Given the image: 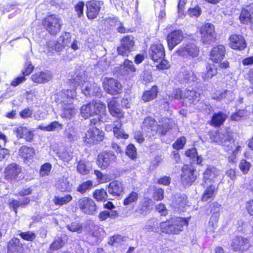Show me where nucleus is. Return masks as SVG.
<instances>
[{"instance_id": "1", "label": "nucleus", "mask_w": 253, "mask_h": 253, "mask_svg": "<svg viewBox=\"0 0 253 253\" xmlns=\"http://www.w3.org/2000/svg\"><path fill=\"white\" fill-rule=\"evenodd\" d=\"M233 133L232 131H226L222 133L219 136L220 133L218 131L215 132V135L211 136V139L213 141L221 145L224 150L227 152H232L233 156L228 157V161L230 162H234L235 159V153L240 149V146L238 145L235 150V140L233 137Z\"/></svg>"}, {"instance_id": "2", "label": "nucleus", "mask_w": 253, "mask_h": 253, "mask_svg": "<svg viewBox=\"0 0 253 253\" xmlns=\"http://www.w3.org/2000/svg\"><path fill=\"white\" fill-rule=\"evenodd\" d=\"M171 97L175 100H182L186 106H191L200 101V93L193 89L176 88L173 89Z\"/></svg>"}, {"instance_id": "3", "label": "nucleus", "mask_w": 253, "mask_h": 253, "mask_svg": "<svg viewBox=\"0 0 253 253\" xmlns=\"http://www.w3.org/2000/svg\"><path fill=\"white\" fill-rule=\"evenodd\" d=\"M43 29L50 36H56L61 31L63 26L62 18L59 14L48 13L42 20Z\"/></svg>"}, {"instance_id": "4", "label": "nucleus", "mask_w": 253, "mask_h": 253, "mask_svg": "<svg viewBox=\"0 0 253 253\" xmlns=\"http://www.w3.org/2000/svg\"><path fill=\"white\" fill-rule=\"evenodd\" d=\"M106 105L100 101L92 100L80 108V113L84 119H87L106 112Z\"/></svg>"}, {"instance_id": "5", "label": "nucleus", "mask_w": 253, "mask_h": 253, "mask_svg": "<svg viewBox=\"0 0 253 253\" xmlns=\"http://www.w3.org/2000/svg\"><path fill=\"white\" fill-rule=\"evenodd\" d=\"M226 54V50L225 45L218 44L213 46L209 52V59L214 64H218L220 69H227L230 67L229 62L224 60Z\"/></svg>"}, {"instance_id": "6", "label": "nucleus", "mask_w": 253, "mask_h": 253, "mask_svg": "<svg viewBox=\"0 0 253 253\" xmlns=\"http://www.w3.org/2000/svg\"><path fill=\"white\" fill-rule=\"evenodd\" d=\"M180 182L184 188H187L194 184L197 179L198 172L196 168L189 164H184L181 168Z\"/></svg>"}, {"instance_id": "7", "label": "nucleus", "mask_w": 253, "mask_h": 253, "mask_svg": "<svg viewBox=\"0 0 253 253\" xmlns=\"http://www.w3.org/2000/svg\"><path fill=\"white\" fill-rule=\"evenodd\" d=\"M105 132L97 127H89L83 137V141L86 145H97L103 141Z\"/></svg>"}, {"instance_id": "8", "label": "nucleus", "mask_w": 253, "mask_h": 253, "mask_svg": "<svg viewBox=\"0 0 253 253\" xmlns=\"http://www.w3.org/2000/svg\"><path fill=\"white\" fill-rule=\"evenodd\" d=\"M117 161V157L111 150H104L100 152L96 158V163L102 170L106 169Z\"/></svg>"}, {"instance_id": "9", "label": "nucleus", "mask_w": 253, "mask_h": 253, "mask_svg": "<svg viewBox=\"0 0 253 253\" xmlns=\"http://www.w3.org/2000/svg\"><path fill=\"white\" fill-rule=\"evenodd\" d=\"M104 90L111 95H119L123 93V87L122 84L113 78H105L102 83Z\"/></svg>"}, {"instance_id": "10", "label": "nucleus", "mask_w": 253, "mask_h": 253, "mask_svg": "<svg viewBox=\"0 0 253 253\" xmlns=\"http://www.w3.org/2000/svg\"><path fill=\"white\" fill-rule=\"evenodd\" d=\"M135 42L132 36H124L120 41V44L117 47L118 55L127 57L133 50Z\"/></svg>"}, {"instance_id": "11", "label": "nucleus", "mask_w": 253, "mask_h": 253, "mask_svg": "<svg viewBox=\"0 0 253 253\" xmlns=\"http://www.w3.org/2000/svg\"><path fill=\"white\" fill-rule=\"evenodd\" d=\"M175 53L178 56L183 58L197 57L199 54V47L193 42L183 43L175 50Z\"/></svg>"}, {"instance_id": "12", "label": "nucleus", "mask_w": 253, "mask_h": 253, "mask_svg": "<svg viewBox=\"0 0 253 253\" xmlns=\"http://www.w3.org/2000/svg\"><path fill=\"white\" fill-rule=\"evenodd\" d=\"M201 41L204 43L211 44L216 41L215 28L211 23H205L199 29Z\"/></svg>"}, {"instance_id": "13", "label": "nucleus", "mask_w": 253, "mask_h": 253, "mask_svg": "<svg viewBox=\"0 0 253 253\" xmlns=\"http://www.w3.org/2000/svg\"><path fill=\"white\" fill-rule=\"evenodd\" d=\"M228 46L233 50L243 51L246 48L247 44L243 35L233 33L228 38Z\"/></svg>"}, {"instance_id": "14", "label": "nucleus", "mask_w": 253, "mask_h": 253, "mask_svg": "<svg viewBox=\"0 0 253 253\" xmlns=\"http://www.w3.org/2000/svg\"><path fill=\"white\" fill-rule=\"evenodd\" d=\"M103 3L98 0H89L86 1V15L89 20L96 19L99 14Z\"/></svg>"}, {"instance_id": "15", "label": "nucleus", "mask_w": 253, "mask_h": 253, "mask_svg": "<svg viewBox=\"0 0 253 253\" xmlns=\"http://www.w3.org/2000/svg\"><path fill=\"white\" fill-rule=\"evenodd\" d=\"M36 155V150L32 146L23 145L18 149V156L24 164H30L33 163Z\"/></svg>"}, {"instance_id": "16", "label": "nucleus", "mask_w": 253, "mask_h": 253, "mask_svg": "<svg viewBox=\"0 0 253 253\" xmlns=\"http://www.w3.org/2000/svg\"><path fill=\"white\" fill-rule=\"evenodd\" d=\"M148 55L154 63L158 62L162 58H165L166 51L164 45L161 43L152 44L148 50Z\"/></svg>"}, {"instance_id": "17", "label": "nucleus", "mask_w": 253, "mask_h": 253, "mask_svg": "<svg viewBox=\"0 0 253 253\" xmlns=\"http://www.w3.org/2000/svg\"><path fill=\"white\" fill-rule=\"evenodd\" d=\"M184 38L183 33L181 30H174L169 33L166 38L168 49L172 50L183 41Z\"/></svg>"}, {"instance_id": "18", "label": "nucleus", "mask_w": 253, "mask_h": 253, "mask_svg": "<svg viewBox=\"0 0 253 253\" xmlns=\"http://www.w3.org/2000/svg\"><path fill=\"white\" fill-rule=\"evenodd\" d=\"M108 111L112 117L116 118L117 121H121L125 117V112L120 107L118 101L116 97H113L108 102Z\"/></svg>"}, {"instance_id": "19", "label": "nucleus", "mask_w": 253, "mask_h": 253, "mask_svg": "<svg viewBox=\"0 0 253 253\" xmlns=\"http://www.w3.org/2000/svg\"><path fill=\"white\" fill-rule=\"evenodd\" d=\"M250 246L249 240L242 236H237L233 239L231 243V247L234 251H246Z\"/></svg>"}, {"instance_id": "20", "label": "nucleus", "mask_w": 253, "mask_h": 253, "mask_svg": "<svg viewBox=\"0 0 253 253\" xmlns=\"http://www.w3.org/2000/svg\"><path fill=\"white\" fill-rule=\"evenodd\" d=\"M21 167L15 163L7 165L4 170V176L6 179L12 180L17 178L21 172Z\"/></svg>"}, {"instance_id": "21", "label": "nucleus", "mask_w": 253, "mask_h": 253, "mask_svg": "<svg viewBox=\"0 0 253 253\" xmlns=\"http://www.w3.org/2000/svg\"><path fill=\"white\" fill-rule=\"evenodd\" d=\"M108 191L114 197H122L124 193V187L122 182L114 180L107 185Z\"/></svg>"}, {"instance_id": "22", "label": "nucleus", "mask_w": 253, "mask_h": 253, "mask_svg": "<svg viewBox=\"0 0 253 253\" xmlns=\"http://www.w3.org/2000/svg\"><path fill=\"white\" fill-rule=\"evenodd\" d=\"M218 189V186L210 184L208 186L202 194L201 200L203 202L209 204L211 202L216 196Z\"/></svg>"}, {"instance_id": "23", "label": "nucleus", "mask_w": 253, "mask_h": 253, "mask_svg": "<svg viewBox=\"0 0 253 253\" xmlns=\"http://www.w3.org/2000/svg\"><path fill=\"white\" fill-rule=\"evenodd\" d=\"M77 96L76 88L62 89L60 94L61 103H74Z\"/></svg>"}, {"instance_id": "24", "label": "nucleus", "mask_w": 253, "mask_h": 253, "mask_svg": "<svg viewBox=\"0 0 253 253\" xmlns=\"http://www.w3.org/2000/svg\"><path fill=\"white\" fill-rule=\"evenodd\" d=\"M227 119V115L219 111L214 113L212 115L209 124L215 128L223 126Z\"/></svg>"}, {"instance_id": "25", "label": "nucleus", "mask_w": 253, "mask_h": 253, "mask_svg": "<svg viewBox=\"0 0 253 253\" xmlns=\"http://www.w3.org/2000/svg\"><path fill=\"white\" fill-rule=\"evenodd\" d=\"M220 174V170L214 167L208 166L203 173V182L206 184L213 181Z\"/></svg>"}, {"instance_id": "26", "label": "nucleus", "mask_w": 253, "mask_h": 253, "mask_svg": "<svg viewBox=\"0 0 253 253\" xmlns=\"http://www.w3.org/2000/svg\"><path fill=\"white\" fill-rule=\"evenodd\" d=\"M218 74V68L214 63H208L205 70L201 73V77L204 81H208L216 76Z\"/></svg>"}, {"instance_id": "27", "label": "nucleus", "mask_w": 253, "mask_h": 253, "mask_svg": "<svg viewBox=\"0 0 253 253\" xmlns=\"http://www.w3.org/2000/svg\"><path fill=\"white\" fill-rule=\"evenodd\" d=\"M62 113L61 116L63 118L71 119L77 112V109L74 103H61Z\"/></svg>"}, {"instance_id": "28", "label": "nucleus", "mask_w": 253, "mask_h": 253, "mask_svg": "<svg viewBox=\"0 0 253 253\" xmlns=\"http://www.w3.org/2000/svg\"><path fill=\"white\" fill-rule=\"evenodd\" d=\"M189 218H185L179 217H171L170 222L175 231L173 234H178L183 230L184 226H187L188 224Z\"/></svg>"}, {"instance_id": "29", "label": "nucleus", "mask_w": 253, "mask_h": 253, "mask_svg": "<svg viewBox=\"0 0 253 253\" xmlns=\"http://www.w3.org/2000/svg\"><path fill=\"white\" fill-rule=\"evenodd\" d=\"M52 78L49 72H36L31 76V80L37 84H44L49 82Z\"/></svg>"}, {"instance_id": "30", "label": "nucleus", "mask_w": 253, "mask_h": 253, "mask_svg": "<svg viewBox=\"0 0 253 253\" xmlns=\"http://www.w3.org/2000/svg\"><path fill=\"white\" fill-rule=\"evenodd\" d=\"M159 93L158 87L157 85H152L148 90L143 91L141 100L144 102H148L155 99Z\"/></svg>"}, {"instance_id": "31", "label": "nucleus", "mask_w": 253, "mask_h": 253, "mask_svg": "<svg viewBox=\"0 0 253 253\" xmlns=\"http://www.w3.org/2000/svg\"><path fill=\"white\" fill-rule=\"evenodd\" d=\"M117 122V124H114L113 126V132L114 136L117 139H126L128 138V134L126 133L125 130L122 128L123 123L121 121H116L114 123Z\"/></svg>"}, {"instance_id": "32", "label": "nucleus", "mask_w": 253, "mask_h": 253, "mask_svg": "<svg viewBox=\"0 0 253 253\" xmlns=\"http://www.w3.org/2000/svg\"><path fill=\"white\" fill-rule=\"evenodd\" d=\"M143 124L144 129L147 132L151 133L152 136L156 134L157 122L154 119L147 117L144 119Z\"/></svg>"}, {"instance_id": "33", "label": "nucleus", "mask_w": 253, "mask_h": 253, "mask_svg": "<svg viewBox=\"0 0 253 253\" xmlns=\"http://www.w3.org/2000/svg\"><path fill=\"white\" fill-rule=\"evenodd\" d=\"M59 40L61 43L56 42L54 44V48L57 51L61 50L66 46H68L71 42V37L68 33L65 32L59 37Z\"/></svg>"}, {"instance_id": "34", "label": "nucleus", "mask_w": 253, "mask_h": 253, "mask_svg": "<svg viewBox=\"0 0 253 253\" xmlns=\"http://www.w3.org/2000/svg\"><path fill=\"white\" fill-rule=\"evenodd\" d=\"M56 188L59 191L64 192H71V185L68 180V178L62 177L59 178L56 184Z\"/></svg>"}, {"instance_id": "35", "label": "nucleus", "mask_w": 253, "mask_h": 253, "mask_svg": "<svg viewBox=\"0 0 253 253\" xmlns=\"http://www.w3.org/2000/svg\"><path fill=\"white\" fill-rule=\"evenodd\" d=\"M7 253L20 250H24L23 244L17 238H13L7 243Z\"/></svg>"}, {"instance_id": "36", "label": "nucleus", "mask_w": 253, "mask_h": 253, "mask_svg": "<svg viewBox=\"0 0 253 253\" xmlns=\"http://www.w3.org/2000/svg\"><path fill=\"white\" fill-rule=\"evenodd\" d=\"M159 230L161 232L166 234H173V231H175L170 222V219L161 222L159 225Z\"/></svg>"}, {"instance_id": "37", "label": "nucleus", "mask_w": 253, "mask_h": 253, "mask_svg": "<svg viewBox=\"0 0 253 253\" xmlns=\"http://www.w3.org/2000/svg\"><path fill=\"white\" fill-rule=\"evenodd\" d=\"M93 198L97 202H105L108 198L107 192L103 189L95 190L92 193Z\"/></svg>"}, {"instance_id": "38", "label": "nucleus", "mask_w": 253, "mask_h": 253, "mask_svg": "<svg viewBox=\"0 0 253 253\" xmlns=\"http://www.w3.org/2000/svg\"><path fill=\"white\" fill-rule=\"evenodd\" d=\"M63 128L62 124L59 123L57 121H53L50 123L48 125L46 126H43L42 125H39L38 128L46 131H52L55 130L56 128L62 129Z\"/></svg>"}, {"instance_id": "39", "label": "nucleus", "mask_w": 253, "mask_h": 253, "mask_svg": "<svg viewBox=\"0 0 253 253\" xmlns=\"http://www.w3.org/2000/svg\"><path fill=\"white\" fill-rule=\"evenodd\" d=\"M90 167L87 166V162L84 160H80L77 165V169L78 172L84 175L89 174L90 171Z\"/></svg>"}, {"instance_id": "40", "label": "nucleus", "mask_w": 253, "mask_h": 253, "mask_svg": "<svg viewBox=\"0 0 253 253\" xmlns=\"http://www.w3.org/2000/svg\"><path fill=\"white\" fill-rule=\"evenodd\" d=\"M73 199L72 196L70 194H67L63 197L55 196L53 201L56 205L62 206L66 205Z\"/></svg>"}, {"instance_id": "41", "label": "nucleus", "mask_w": 253, "mask_h": 253, "mask_svg": "<svg viewBox=\"0 0 253 253\" xmlns=\"http://www.w3.org/2000/svg\"><path fill=\"white\" fill-rule=\"evenodd\" d=\"M138 199V194L135 191L131 192L124 200L123 204L125 206L135 204Z\"/></svg>"}, {"instance_id": "42", "label": "nucleus", "mask_w": 253, "mask_h": 253, "mask_svg": "<svg viewBox=\"0 0 253 253\" xmlns=\"http://www.w3.org/2000/svg\"><path fill=\"white\" fill-rule=\"evenodd\" d=\"M93 187V182L91 180H87L82 182L77 187V191L82 194H84L87 191Z\"/></svg>"}, {"instance_id": "43", "label": "nucleus", "mask_w": 253, "mask_h": 253, "mask_svg": "<svg viewBox=\"0 0 253 253\" xmlns=\"http://www.w3.org/2000/svg\"><path fill=\"white\" fill-rule=\"evenodd\" d=\"M239 19L242 23L245 24H248L251 22L252 17L249 10L245 8L242 9L239 16Z\"/></svg>"}, {"instance_id": "44", "label": "nucleus", "mask_w": 253, "mask_h": 253, "mask_svg": "<svg viewBox=\"0 0 253 253\" xmlns=\"http://www.w3.org/2000/svg\"><path fill=\"white\" fill-rule=\"evenodd\" d=\"M57 156L63 162L68 163L73 157L72 152L64 149L57 152Z\"/></svg>"}, {"instance_id": "45", "label": "nucleus", "mask_w": 253, "mask_h": 253, "mask_svg": "<svg viewBox=\"0 0 253 253\" xmlns=\"http://www.w3.org/2000/svg\"><path fill=\"white\" fill-rule=\"evenodd\" d=\"M156 126V133L158 132L161 135H165L171 129L170 124L168 122H162Z\"/></svg>"}, {"instance_id": "46", "label": "nucleus", "mask_w": 253, "mask_h": 253, "mask_svg": "<svg viewBox=\"0 0 253 253\" xmlns=\"http://www.w3.org/2000/svg\"><path fill=\"white\" fill-rule=\"evenodd\" d=\"M126 154L132 160L136 159L137 150L133 144L129 143L127 145L126 149Z\"/></svg>"}, {"instance_id": "47", "label": "nucleus", "mask_w": 253, "mask_h": 253, "mask_svg": "<svg viewBox=\"0 0 253 253\" xmlns=\"http://www.w3.org/2000/svg\"><path fill=\"white\" fill-rule=\"evenodd\" d=\"M65 241L62 237H58L52 243L49 249V252H52L61 248L65 244Z\"/></svg>"}, {"instance_id": "48", "label": "nucleus", "mask_w": 253, "mask_h": 253, "mask_svg": "<svg viewBox=\"0 0 253 253\" xmlns=\"http://www.w3.org/2000/svg\"><path fill=\"white\" fill-rule=\"evenodd\" d=\"M67 229L71 232H76L78 233H82L84 229L83 225L77 221L72 222L66 226Z\"/></svg>"}, {"instance_id": "49", "label": "nucleus", "mask_w": 253, "mask_h": 253, "mask_svg": "<svg viewBox=\"0 0 253 253\" xmlns=\"http://www.w3.org/2000/svg\"><path fill=\"white\" fill-rule=\"evenodd\" d=\"M84 228L87 231L89 232L93 236H97V233L96 230L99 228L98 225L91 220H87L84 225Z\"/></svg>"}, {"instance_id": "50", "label": "nucleus", "mask_w": 253, "mask_h": 253, "mask_svg": "<svg viewBox=\"0 0 253 253\" xmlns=\"http://www.w3.org/2000/svg\"><path fill=\"white\" fill-rule=\"evenodd\" d=\"M158 63L156 65V68L159 71L169 70L171 67L170 63L165 58H162Z\"/></svg>"}, {"instance_id": "51", "label": "nucleus", "mask_w": 253, "mask_h": 253, "mask_svg": "<svg viewBox=\"0 0 253 253\" xmlns=\"http://www.w3.org/2000/svg\"><path fill=\"white\" fill-rule=\"evenodd\" d=\"M127 238L125 236H122L120 235H116L111 237L109 241V244L111 245L117 246L119 244H121L123 242H126Z\"/></svg>"}, {"instance_id": "52", "label": "nucleus", "mask_w": 253, "mask_h": 253, "mask_svg": "<svg viewBox=\"0 0 253 253\" xmlns=\"http://www.w3.org/2000/svg\"><path fill=\"white\" fill-rule=\"evenodd\" d=\"M186 143V137L182 136L177 138L175 141L172 144V147L173 149L179 150L184 148Z\"/></svg>"}, {"instance_id": "53", "label": "nucleus", "mask_w": 253, "mask_h": 253, "mask_svg": "<svg viewBox=\"0 0 253 253\" xmlns=\"http://www.w3.org/2000/svg\"><path fill=\"white\" fill-rule=\"evenodd\" d=\"M174 202L177 206H186L188 203L187 196L185 194H177L175 196Z\"/></svg>"}, {"instance_id": "54", "label": "nucleus", "mask_w": 253, "mask_h": 253, "mask_svg": "<svg viewBox=\"0 0 253 253\" xmlns=\"http://www.w3.org/2000/svg\"><path fill=\"white\" fill-rule=\"evenodd\" d=\"M240 169L244 174H247L251 167V164L245 159H242L239 165Z\"/></svg>"}, {"instance_id": "55", "label": "nucleus", "mask_w": 253, "mask_h": 253, "mask_svg": "<svg viewBox=\"0 0 253 253\" xmlns=\"http://www.w3.org/2000/svg\"><path fill=\"white\" fill-rule=\"evenodd\" d=\"M124 69L126 72L134 73L136 69L132 61L127 59L124 60L123 62Z\"/></svg>"}, {"instance_id": "56", "label": "nucleus", "mask_w": 253, "mask_h": 253, "mask_svg": "<svg viewBox=\"0 0 253 253\" xmlns=\"http://www.w3.org/2000/svg\"><path fill=\"white\" fill-rule=\"evenodd\" d=\"M19 236L24 240L28 241H33L36 238V234L31 231L26 232H21Z\"/></svg>"}, {"instance_id": "57", "label": "nucleus", "mask_w": 253, "mask_h": 253, "mask_svg": "<svg viewBox=\"0 0 253 253\" xmlns=\"http://www.w3.org/2000/svg\"><path fill=\"white\" fill-rule=\"evenodd\" d=\"M164 197V190L162 188H155L153 193L152 198L157 201H162Z\"/></svg>"}, {"instance_id": "58", "label": "nucleus", "mask_w": 253, "mask_h": 253, "mask_svg": "<svg viewBox=\"0 0 253 253\" xmlns=\"http://www.w3.org/2000/svg\"><path fill=\"white\" fill-rule=\"evenodd\" d=\"M51 168V165L49 163H46L42 165L40 169V175L42 177L48 175Z\"/></svg>"}, {"instance_id": "59", "label": "nucleus", "mask_w": 253, "mask_h": 253, "mask_svg": "<svg viewBox=\"0 0 253 253\" xmlns=\"http://www.w3.org/2000/svg\"><path fill=\"white\" fill-rule=\"evenodd\" d=\"M157 222L156 219H153L149 221V223L145 226V228L148 231H154L156 232H159V226H157Z\"/></svg>"}, {"instance_id": "60", "label": "nucleus", "mask_w": 253, "mask_h": 253, "mask_svg": "<svg viewBox=\"0 0 253 253\" xmlns=\"http://www.w3.org/2000/svg\"><path fill=\"white\" fill-rule=\"evenodd\" d=\"M94 174L96 175V179L99 183H105L109 181V179H108V176L105 174H103L99 170H94Z\"/></svg>"}, {"instance_id": "61", "label": "nucleus", "mask_w": 253, "mask_h": 253, "mask_svg": "<svg viewBox=\"0 0 253 253\" xmlns=\"http://www.w3.org/2000/svg\"><path fill=\"white\" fill-rule=\"evenodd\" d=\"M34 66L31 62L26 63L24 69L21 71V74L25 77L30 75L34 70Z\"/></svg>"}, {"instance_id": "62", "label": "nucleus", "mask_w": 253, "mask_h": 253, "mask_svg": "<svg viewBox=\"0 0 253 253\" xmlns=\"http://www.w3.org/2000/svg\"><path fill=\"white\" fill-rule=\"evenodd\" d=\"M244 117V110H238L231 114L230 120L233 121H239Z\"/></svg>"}, {"instance_id": "63", "label": "nucleus", "mask_w": 253, "mask_h": 253, "mask_svg": "<svg viewBox=\"0 0 253 253\" xmlns=\"http://www.w3.org/2000/svg\"><path fill=\"white\" fill-rule=\"evenodd\" d=\"M237 225V230L239 231L243 232L248 231L251 226V224L249 222H245L242 219L239 220L238 221Z\"/></svg>"}, {"instance_id": "64", "label": "nucleus", "mask_w": 253, "mask_h": 253, "mask_svg": "<svg viewBox=\"0 0 253 253\" xmlns=\"http://www.w3.org/2000/svg\"><path fill=\"white\" fill-rule=\"evenodd\" d=\"M84 3L83 1H79L74 6L75 11L78 17H81L84 15Z\"/></svg>"}]
</instances>
